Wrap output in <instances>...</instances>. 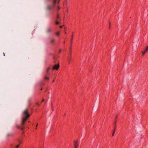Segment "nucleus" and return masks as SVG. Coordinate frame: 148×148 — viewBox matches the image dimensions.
Returning <instances> with one entry per match:
<instances>
[{
  "label": "nucleus",
  "mask_w": 148,
  "mask_h": 148,
  "mask_svg": "<svg viewBox=\"0 0 148 148\" xmlns=\"http://www.w3.org/2000/svg\"><path fill=\"white\" fill-rule=\"evenodd\" d=\"M23 113V116L22 118V125H24L28 118L30 116V115L28 113V109H26L24 110Z\"/></svg>",
  "instance_id": "obj_1"
},
{
  "label": "nucleus",
  "mask_w": 148,
  "mask_h": 148,
  "mask_svg": "<svg viewBox=\"0 0 148 148\" xmlns=\"http://www.w3.org/2000/svg\"><path fill=\"white\" fill-rule=\"evenodd\" d=\"M53 3L51 5H47L46 7V10L47 11H50L52 10L56 3H59L60 0H49Z\"/></svg>",
  "instance_id": "obj_2"
},
{
  "label": "nucleus",
  "mask_w": 148,
  "mask_h": 148,
  "mask_svg": "<svg viewBox=\"0 0 148 148\" xmlns=\"http://www.w3.org/2000/svg\"><path fill=\"white\" fill-rule=\"evenodd\" d=\"M52 29L51 28H47L45 30V32L47 34H49L51 32Z\"/></svg>",
  "instance_id": "obj_3"
},
{
  "label": "nucleus",
  "mask_w": 148,
  "mask_h": 148,
  "mask_svg": "<svg viewBox=\"0 0 148 148\" xmlns=\"http://www.w3.org/2000/svg\"><path fill=\"white\" fill-rule=\"evenodd\" d=\"M59 66H60V65H59V64H55L54 65V66H53V68L52 69V70H53L54 69H55L56 70H57L58 69Z\"/></svg>",
  "instance_id": "obj_4"
},
{
  "label": "nucleus",
  "mask_w": 148,
  "mask_h": 148,
  "mask_svg": "<svg viewBox=\"0 0 148 148\" xmlns=\"http://www.w3.org/2000/svg\"><path fill=\"white\" fill-rule=\"evenodd\" d=\"M74 146L75 148H77L78 146V142L77 140L74 141Z\"/></svg>",
  "instance_id": "obj_5"
},
{
  "label": "nucleus",
  "mask_w": 148,
  "mask_h": 148,
  "mask_svg": "<svg viewBox=\"0 0 148 148\" xmlns=\"http://www.w3.org/2000/svg\"><path fill=\"white\" fill-rule=\"evenodd\" d=\"M114 124H115V126L114 127V130H113V133H112V136L114 135V133H115V129H116V122H114Z\"/></svg>",
  "instance_id": "obj_6"
},
{
  "label": "nucleus",
  "mask_w": 148,
  "mask_h": 148,
  "mask_svg": "<svg viewBox=\"0 0 148 148\" xmlns=\"http://www.w3.org/2000/svg\"><path fill=\"white\" fill-rule=\"evenodd\" d=\"M55 41V39L54 38H52L50 40V42L51 43H53Z\"/></svg>",
  "instance_id": "obj_7"
},
{
  "label": "nucleus",
  "mask_w": 148,
  "mask_h": 148,
  "mask_svg": "<svg viewBox=\"0 0 148 148\" xmlns=\"http://www.w3.org/2000/svg\"><path fill=\"white\" fill-rule=\"evenodd\" d=\"M148 51V45L146 47V49L144 51L146 53Z\"/></svg>",
  "instance_id": "obj_8"
},
{
  "label": "nucleus",
  "mask_w": 148,
  "mask_h": 148,
  "mask_svg": "<svg viewBox=\"0 0 148 148\" xmlns=\"http://www.w3.org/2000/svg\"><path fill=\"white\" fill-rule=\"evenodd\" d=\"M17 127L18 128H20L21 129V130H23L24 129V128L23 127H20V126H17Z\"/></svg>",
  "instance_id": "obj_9"
},
{
  "label": "nucleus",
  "mask_w": 148,
  "mask_h": 148,
  "mask_svg": "<svg viewBox=\"0 0 148 148\" xmlns=\"http://www.w3.org/2000/svg\"><path fill=\"white\" fill-rule=\"evenodd\" d=\"M45 79L46 80H49V78L47 76H45Z\"/></svg>",
  "instance_id": "obj_10"
},
{
  "label": "nucleus",
  "mask_w": 148,
  "mask_h": 148,
  "mask_svg": "<svg viewBox=\"0 0 148 148\" xmlns=\"http://www.w3.org/2000/svg\"><path fill=\"white\" fill-rule=\"evenodd\" d=\"M71 60V57L69 56L68 58V61L69 63L70 62Z\"/></svg>",
  "instance_id": "obj_11"
},
{
  "label": "nucleus",
  "mask_w": 148,
  "mask_h": 148,
  "mask_svg": "<svg viewBox=\"0 0 148 148\" xmlns=\"http://www.w3.org/2000/svg\"><path fill=\"white\" fill-rule=\"evenodd\" d=\"M142 53L143 56H144L145 55V53H146V52H145L144 51H142Z\"/></svg>",
  "instance_id": "obj_12"
},
{
  "label": "nucleus",
  "mask_w": 148,
  "mask_h": 148,
  "mask_svg": "<svg viewBox=\"0 0 148 148\" xmlns=\"http://www.w3.org/2000/svg\"><path fill=\"white\" fill-rule=\"evenodd\" d=\"M50 69V67H49L48 68L47 71V73H48L49 72V70Z\"/></svg>",
  "instance_id": "obj_13"
},
{
  "label": "nucleus",
  "mask_w": 148,
  "mask_h": 148,
  "mask_svg": "<svg viewBox=\"0 0 148 148\" xmlns=\"http://www.w3.org/2000/svg\"><path fill=\"white\" fill-rule=\"evenodd\" d=\"M56 23L57 25H58L59 24V23L57 21H56Z\"/></svg>",
  "instance_id": "obj_14"
},
{
  "label": "nucleus",
  "mask_w": 148,
  "mask_h": 148,
  "mask_svg": "<svg viewBox=\"0 0 148 148\" xmlns=\"http://www.w3.org/2000/svg\"><path fill=\"white\" fill-rule=\"evenodd\" d=\"M56 34L57 36H59L60 34V33L59 32H58L56 33Z\"/></svg>",
  "instance_id": "obj_15"
},
{
  "label": "nucleus",
  "mask_w": 148,
  "mask_h": 148,
  "mask_svg": "<svg viewBox=\"0 0 148 148\" xmlns=\"http://www.w3.org/2000/svg\"><path fill=\"white\" fill-rule=\"evenodd\" d=\"M73 38V36L72 35L71 36V41H72V40Z\"/></svg>",
  "instance_id": "obj_16"
},
{
  "label": "nucleus",
  "mask_w": 148,
  "mask_h": 148,
  "mask_svg": "<svg viewBox=\"0 0 148 148\" xmlns=\"http://www.w3.org/2000/svg\"><path fill=\"white\" fill-rule=\"evenodd\" d=\"M19 145H18L16 147V148H18L19 147Z\"/></svg>",
  "instance_id": "obj_17"
},
{
  "label": "nucleus",
  "mask_w": 148,
  "mask_h": 148,
  "mask_svg": "<svg viewBox=\"0 0 148 148\" xmlns=\"http://www.w3.org/2000/svg\"><path fill=\"white\" fill-rule=\"evenodd\" d=\"M36 104L38 105H39V104L38 103H36Z\"/></svg>",
  "instance_id": "obj_18"
},
{
  "label": "nucleus",
  "mask_w": 148,
  "mask_h": 148,
  "mask_svg": "<svg viewBox=\"0 0 148 148\" xmlns=\"http://www.w3.org/2000/svg\"><path fill=\"white\" fill-rule=\"evenodd\" d=\"M60 27L61 28H62V26H60Z\"/></svg>",
  "instance_id": "obj_19"
},
{
  "label": "nucleus",
  "mask_w": 148,
  "mask_h": 148,
  "mask_svg": "<svg viewBox=\"0 0 148 148\" xmlns=\"http://www.w3.org/2000/svg\"><path fill=\"white\" fill-rule=\"evenodd\" d=\"M44 99H43L42 101V102H44Z\"/></svg>",
  "instance_id": "obj_20"
},
{
  "label": "nucleus",
  "mask_w": 148,
  "mask_h": 148,
  "mask_svg": "<svg viewBox=\"0 0 148 148\" xmlns=\"http://www.w3.org/2000/svg\"><path fill=\"white\" fill-rule=\"evenodd\" d=\"M57 18H59V16L58 15V16H57Z\"/></svg>",
  "instance_id": "obj_21"
},
{
  "label": "nucleus",
  "mask_w": 148,
  "mask_h": 148,
  "mask_svg": "<svg viewBox=\"0 0 148 148\" xmlns=\"http://www.w3.org/2000/svg\"><path fill=\"white\" fill-rule=\"evenodd\" d=\"M9 135H10V134H8V136H9Z\"/></svg>",
  "instance_id": "obj_22"
},
{
  "label": "nucleus",
  "mask_w": 148,
  "mask_h": 148,
  "mask_svg": "<svg viewBox=\"0 0 148 148\" xmlns=\"http://www.w3.org/2000/svg\"><path fill=\"white\" fill-rule=\"evenodd\" d=\"M58 10H59V7H58Z\"/></svg>",
  "instance_id": "obj_23"
},
{
  "label": "nucleus",
  "mask_w": 148,
  "mask_h": 148,
  "mask_svg": "<svg viewBox=\"0 0 148 148\" xmlns=\"http://www.w3.org/2000/svg\"><path fill=\"white\" fill-rule=\"evenodd\" d=\"M38 126V124H37L36 125V127H37Z\"/></svg>",
  "instance_id": "obj_24"
},
{
  "label": "nucleus",
  "mask_w": 148,
  "mask_h": 148,
  "mask_svg": "<svg viewBox=\"0 0 148 148\" xmlns=\"http://www.w3.org/2000/svg\"><path fill=\"white\" fill-rule=\"evenodd\" d=\"M61 50H60V51H59V53H60V51H61Z\"/></svg>",
  "instance_id": "obj_25"
},
{
  "label": "nucleus",
  "mask_w": 148,
  "mask_h": 148,
  "mask_svg": "<svg viewBox=\"0 0 148 148\" xmlns=\"http://www.w3.org/2000/svg\"><path fill=\"white\" fill-rule=\"evenodd\" d=\"M54 80H53V82H54Z\"/></svg>",
  "instance_id": "obj_26"
},
{
  "label": "nucleus",
  "mask_w": 148,
  "mask_h": 148,
  "mask_svg": "<svg viewBox=\"0 0 148 148\" xmlns=\"http://www.w3.org/2000/svg\"><path fill=\"white\" fill-rule=\"evenodd\" d=\"M4 56H5V53H4Z\"/></svg>",
  "instance_id": "obj_27"
},
{
  "label": "nucleus",
  "mask_w": 148,
  "mask_h": 148,
  "mask_svg": "<svg viewBox=\"0 0 148 148\" xmlns=\"http://www.w3.org/2000/svg\"><path fill=\"white\" fill-rule=\"evenodd\" d=\"M65 116V114H64V116Z\"/></svg>",
  "instance_id": "obj_28"
},
{
  "label": "nucleus",
  "mask_w": 148,
  "mask_h": 148,
  "mask_svg": "<svg viewBox=\"0 0 148 148\" xmlns=\"http://www.w3.org/2000/svg\"><path fill=\"white\" fill-rule=\"evenodd\" d=\"M117 117V116L116 117V118Z\"/></svg>",
  "instance_id": "obj_29"
}]
</instances>
